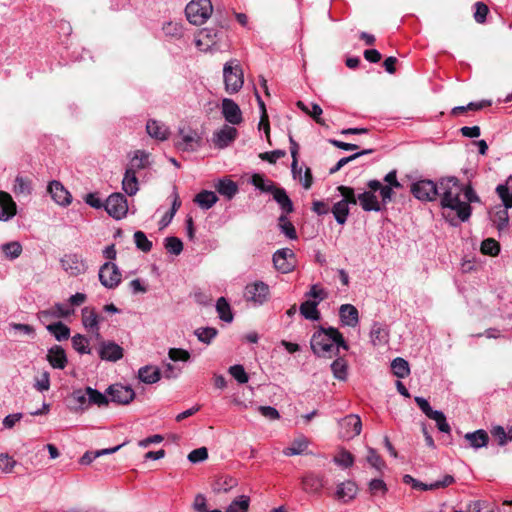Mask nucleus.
I'll use <instances>...</instances> for the list:
<instances>
[{"mask_svg":"<svg viewBox=\"0 0 512 512\" xmlns=\"http://www.w3.org/2000/svg\"><path fill=\"white\" fill-rule=\"evenodd\" d=\"M462 190L463 186L456 177H445L439 181L438 192L442 207L455 211L457 218L466 222L471 216L472 208L468 203L460 200Z\"/></svg>","mask_w":512,"mask_h":512,"instance_id":"obj_1","label":"nucleus"},{"mask_svg":"<svg viewBox=\"0 0 512 512\" xmlns=\"http://www.w3.org/2000/svg\"><path fill=\"white\" fill-rule=\"evenodd\" d=\"M311 349L320 357L331 358L333 354L339 351V348L348 350L349 346L346 343L342 333L334 328L320 327L311 338Z\"/></svg>","mask_w":512,"mask_h":512,"instance_id":"obj_2","label":"nucleus"},{"mask_svg":"<svg viewBox=\"0 0 512 512\" xmlns=\"http://www.w3.org/2000/svg\"><path fill=\"white\" fill-rule=\"evenodd\" d=\"M212 12L213 6L210 0H192L185 8L187 20L197 26L204 24Z\"/></svg>","mask_w":512,"mask_h":512,"instance_id":"obj_3","label":"nucleus"},{"mask_svg":"<svg viewBox=\"0 0 512 512\" xmlns=\"http://www.w3.org/2000/svg\"><path fill=\"white\" fill-rule=\"evenodd\" d=\"M223 77L228 93L238 92L244 83L243 70L237 60H231L224 65Z\"/></svg>","mask_w":512,"mask_h":512,"instance_id":"obj_4","label":"nucleus"},{"mask_svg":"<svg viewBox=\"0 0 512 512\" xmlns=\"http://www.w3.org/2000/svg\"><path fill=\"white\" fill-rule=\"evenodd\" d=\"M104 208L109 216L116 220L124 218L128 212V203L122 193H113L105 201Z\"/></svg>","mask_w":512,"mask_h":512,"instance_id":"obj_5","label":"nucleus"},{"mask_svg":"<svg viewBox=\"0 0 512 512\" xmlns=\"http://www.w3.org/2000/svg\"><path fill=\"white\" fill-rule=\"evenodd\" d=\"M439 183L431 180H420L411 185V193L420 201H433L440 194L438 192Z\"/></svg>","mask_w":512,"mask_h":512,"instance_id":"obj_6","label":"nucleus"},{"mask_svg":"<svg viewBox=\"0 0 512 512\" xmlns=\"http://www.w3.org/2000/svg\"><path fill=\"white\" fill-rule=\"evenodd\" d=\"M99 280L108 289L116 288L121 282V272L117 265L111 262L104 263L99 270Z\"/></svg>","mask_w":512,"mask_h":512,"instance_id":"obj_7","label":"nucleus"},{"mask_svg":"<svg viewBox=\"0 0 512 512\" xmlns=\"http://www.w3.org/2000/svg\"><path fill=\"white\" fill-rule=\"evenodd\" d=\"M273 265L281 273H289L295 267V254L289 248H282L273 254Z\"/></svg>","mask_w":512,"mask_h":512,"instance_id":"obj_8","label":"nucleus"},{"mask_svg":"<svg viewBox=\"0 0 512 512\" xmlns=\"http://www.w3.org/2000/svg\"><path fill=\"white\" fill-rule=\"evenodd\" d=\"M244 297L247 301L261 305L269 298V286L262 281L249 284L245 288Z\"/></svg>","mask_w":512,"mask_h":512,"instance_id":"obj_9","label":"nucleus"},{"mask_svg":"<svg viewBox=\"0 0 512 512\" xmlns=\"http://www.w3.org/2000/svg\"><path fill=\"white\" fill-rule=\"evenodd\" d=\"M340 435L344 439H352L358 436L362 430V421L358 415L350 414L339 422Z\"/></svg>","mask_w":512,"mask_h":512,"instance_id":"obj_10","label":"nucleus"},{"mask_svg":"<svg viewBox=\"0 0 512 512\" xmlns=\"http://www.w3.org/2000/svg\"><path fill=\"white\" fill-rule=\"evenodd\" d=\"M107 394L111 397V401L117 404H129L135 398L134 390L129 386L121 384H113L106 390Z\"/></svg>","mask_w":512,"mask_h":512,"instance_id":"obj_11","label":"nucleus"},{"mask_svg":"<svg viewBox=\"0 0 512 512\" xmlns=\"http://www.w3.org/2000/svg\"><path fill=\"white\" fill-rule=\"evenodd\" d=\"M200 135L194 131L189 130L185 132L184 129L179 130V140L175 142V146L182 151H195L201 145Z\"/></svg>","mask_w":512,"mask_h":512,"instance_id":"obj_12","label":"nucleus"},{"mask_svg":"<svg viewBox=\"0 0 512 512\" xmlns=\"http://www.w3.org/2000/svg\"><path fill=\"white\" fill-rule=\"evenodd\" d=\"M237 129L224 125L220 130L213 134L212 142L215 147L223 149L229 146L237 137Z\"/></svg>","mask_w":512,"mask_h":512,"instance_id":"obj_13","label":"nucleus"},{"mask_svg":"<svg viewBox=\"0 0 512 512\" xmlns=\"http://www.w3.org/2000/svg\"><path fill=\"white\" fill-rule=\"evenodd\" d=\"M62 268L71 276H77L85 271V264L77 254H66L61 258Z\"/></svg>","mask_w":512,"mask_h":512,"instance_id":"obj_14","label":"nucleus"},{"mask_svg":"<svg viewBox=\"0 0 512 512\" xmlns=\"http://www.w3.org/2000/svg\"><path fill=\"white\" fill-rule=\"evenodd\" d=\"M222 114H223L225 120L232 125H238L243 120L240 107L232 99H228V98L223 99Z\"/></svg>","mask_w":512,"mask_h":512,"instance_id":"obj_15","label":"nucleus"},{"mask_svg":"<svg viewBox=\"0 0 512 512\" xmlns=\"http://www.w3.org/2000/svg\"><path fill=\"white\" fill-rule=\"evenodd\" d=\"M222 34L223 32L218 29H202L198 34V38L196 39V46L202 50H207L209 47L215 45L218 40H220Z\"/></svg>","mask_w":512,"mask_h":512,"instance_id":"obj_16","label":"nucleus"},{"mask_svg":"<svg viewBox=\"0 0 512 512\" xmlns=\"http://www.w3.org/2000/svg\"><path fill=\"white\" fill-rule=\"evenodd\" d=\"M99 356L102 360L116 362L123 357V348L112 341H103L100 345Z\"/></svg>","mask_w":512,"mask_h":512,"instance_id":"obj_17","label":"nucleus"},{"mask_svg":"<svg viewBox=\"0 0 512 512\" xmlns=\"http://www.w3.org/2000/svg\"><path fill=\"white\" fill-rule=\"evenodd\" d=\"M46 359L54 369L63 370L68 363L66 352L60 345L52 346L47 352Z\"/></svg>","mask_w":512,"mask_h":512,"instance_id":"obj_18","label":"nucleus"},{"mask_svg":"<svg viewBox=\"0 0 512 512\" xmlns=\"http://www.w3.org/2000/svg\"><path fill=\"white\" fill-rule=\"evenodd\" d=\"M101 320H103V318L97 314L95 308L87 306L82 309V323L84 327L89 331L96 333L97 338L100 337L99 322Z\"/></svg>","mask_w":512,"mask_h":512,"instance_id":"obj_19","label":"nucleus"},{"mask_svg":"<svg viewBox=\"0 0 512 512\" xmlns=\"http://www.w3.org/2000/svg\"><path fill=\"white\" fill-rule=\"evenodd\" d=\"M17 212V206L11 195L0 191V220L7 221L14 217Z\"/></svg>","mask_w":512,"mask_h":512,"instance_id":"obj_20","label":"nucleus"},{"mask_svg":"<svg viewBox=\"0 0 512 512\" xmlns=\"http://www.w3.org/2000/svg\"><path fill=\"white\" fill-rule=\"evenodd\" d=\"M48 192L53 200L59 205H68L71 203V195L59 181H52L48 185Z\"/></svg>","mask_w":512,"mask_h":512,"instance_id":"obj_21","label":"nucleus"},{"mask_svg":"<svg viewBox=\"0 0 512 512\" xmlns=\"http://www.w3.org/2000/svg\"><path fill=\"white\" fill-rule=\"evenodd\" d=\"M302 488L308 493H319L324 487V476L308 473L302 478Z\"/></svg>","mask_w":512,"mask_h":512,"instance_id":"obj_22","label":"nucleus"},{"mask_svg":"<svg viewBox=\"0 0 512 512\" xmlns=\"http://www.w3.org/2000/svg\"><path fill=\"white\" fill-rule=\"evenodd\" d=\"M341 322L349 327H356L359 323L358 310L351 304H343L339 309Z\"/></svg>","mask_w":512,"mask_h":512,"instance_id":"obj_23","label":"nucleus"},{"mask_svg":"<svg viewBox=\"0 0 512 512\" xmlns=\"http://www.w3.org/2000/svg\"><path fill=\"white\" fill-rule=\"evenodd\" d=\"M270 193L273 195L274 200L280 205L283 212L289 214L294 211L293 203L284 188L275 185Z\"/></svg>","mask_w":512,"mask_h":512,"instance_id":"obj_24","label":"nucleus"},{"mask_svg":"<svg viewBox=\"0 0 512 512\" xmlns=\"http://www.w3.org/2000/svg\"><path fill=\"white\" fill-rule=\"evenodd\" d=\"M161 370L152 365L141 367L138 371L139 379L146 384H154L161 379Z\"/></svg>","mask_w":512,"mask_h":512,"instance_id":"obj_25","label":"nucleus"},{"mask_svg":"<svg viewBox=\"0 0 512 512\" xmlns=\"http://www.w3.org/2000/svg\"><path fill=\"white\" fill-rule=\"evenodd\" d=\"M146 131L151 137L161 141L166 140L169 135L168 128L163 123L154 119L147 122Z\"/></svg>","mask_w":512,"mask_h":512,"instance_id":"obj_26","label":"nucleus"},{"mask_svg":"<svg viewBox=\"0 0 512 512\" xmlns=\"http://www.w3.org/2000/svg\"><path fill=\"white\" fill-rule=\"evenodd\" d=\"M358 201L364 211H380L382 209L381 204L377 200L376 195L373 192H363L358 195Z\"/></svg>","mask_w":512,"mask_h":512,"instance_id":"obj_27","label":"nucleus"},{"mask_svg":"<svg viewBox=\"0 0 512 512\" xmlns=\"http://www.w3.org/2000/svg\"><path fill=\"white\" fill-rule=\"evenodd\" d=\"M122 188L129 196L135 195L139 190L138 179L136 177V172L133 171V168H126L122 181Z\"/></svg>","mask_w":512,"mask_h":512,"instance_id":"obj_28","label":"nucleus"},{"mask_svg":"<svg viewBox=\"0 0 512 512\" xmlns=\"http://www.w3.org/2000/svg\"><path fill=\"white\" fill-rule=\"evenodd\" d=\"M358 492V487L355 482L353 481H346L341 483L338 488L336 495L338 499H341L345 502L350 501L355 498L356 494Z\"/></svg>","mask_w":512,"mask_h":512,"instance_id":"obj_29","label":"nucleus"},{"mask_svg":"<svg viewBox=\"0 0 512 512\" xmlns=\"http://www.w3.org/2000/svg\"><path fill=\"white\" fill-rule=\"evenodd\" d=\"M33 190L32 180L28 177L18 175L14 181L13 192L17 196L28 197Z\"/></svg>","mask_w":512,"mask_h":512,"instance_id":"obj_30","label":"nucleus"},{"mask_svg":"<svg viewBox=\"0 0 512 512\" xmlns=\"http://www.w3.org/2000/svg\"><path fill=\"white\" fill-rule=\"evenodd\" d=\"M218 201V197L215 192L202 190L199 192L195 198L194 202L202 209L208 210L210 209L216 202Z\"/></svg>","mask_w":512,"mask_h":512,"instance_id":"obj_31","label":"nucleus"},{"mask_svg":"<svg viewBox=\"0 0 512 512\" xmlns=\"http://www.w3.org/2000/svg\"><path fill=\"white\" fill-rule=\"evenodd\" d=\"M465 439L473 448L485 447L488 444L489 436L485 430L479 429L472 433L465 434Z\"/></svg>","mask_w":512,"mask_h":512,"instance_id":"obj_32","label":"nucleus"},{"mask_svg":"<svg viewBox=\"0 0 512 512\" xmlns=\"http://www.w3.org/2000/svg\"><path fill=\"white\" fill-rule=\"evenodd\" d=\"M46 328L57 341L67 340L70 337V328L60 321L48 324Z\"/></svg>","mask_w":512,"mask_h":512,"instance_id":"obj_33","label":"nucleus"},{"mask_svg":"<svg viewBox=\"0 0 512 512\" xmlns=\"http://www.w3.org/2000/svg\"><path fill=\"white\" fill-rule=\"evenodd\" d=\"M309 441L304 436L296 438L291 445L283 450L285 456L300 455L308 448Z\"/></svg>","mask_w":512,"mask_h":512,"instance_id":"obj_34","label":"nucleus"},{"mask_svg":"<svg viewBox=\"0 0 512 512\" xmlns=\"http://www.w3.org/2000/svg\"><path fill=\"white\" fill-rule=\"evenodd\" d=\"M318 302L307 300L300 305L301 315L308 320H319L320 312L317 309Z\"/></svg>","mask_w":512,"mask_h":512,"instance_id":"obj_35","label":"nucleus"},{"mask_svg":"<svg viewBox=\"0 0 512 512\" xmlns=\"http://www.w3.org/2000/svg\"><path fill=\"white\" fill-rule=\"evenodd\" d=\"M215 188L218 193L227 197L228 199H232L238 192L237 184L230 179L220 180Z\"/></svg>","mask_w":512,"mask_h":512,"instance_id":"obj_36","label":"nucleus"},{"mask_svg":"<svg viewBox=\"0 0 512 512\" xmlns=\"http://www.w3.org/2000/svg\"><path fill=\"white\" fill-rule=\"evenodd\" d=\"M370 337L374 345L384 344L388 341V331L380 323H374L370 331Z\"/></svg>","mask_w":512,"mask_h":512,"instance_id":"obj_37","label":"nucleus"},{"mask_svg":"<svg viewBox=\"0 0 512 512\" xmlns=\"http://www.w3.org/2000/svg\"><path fill=\"white\" fill-rule=\"evenodd\" d=\"M216 310H217V313L219 315V318L222 321H225V322H228V323L232 322V320H233V313L231 311V307H230L229 303L227 302V300L224 297H220L217 300Z\"/></svg>","mask_w":512,"mask_h":512,"instance_id":"obj_38","label":"nucleus"},{"mask_svg":"<svg viewBox=\"0 0 512 512\" xmlns=\"http://www.w3.org/2000/svg\"><path fill=\"white\" fill-rule=\"evenodd\" d=\"M122 447V445H118L116 447H113V448H108V449H102V450H97V451H87L86 453H84V455L81 457L80 459V463L81 464H85V465H88L90 464L93 460H95L96 458L102 456V455H107V454H112L116 451H118L120 448Z\"/></svg>","mask_w":512,"mask_h":512,"instance_id":"obj_39","label":"nucleus"},{"mask_svg":"<svg viewBox=\"0 0 512 512\" xmlns=\"http://www.w3.org/2000/svg\"><path fill=\"white\" fill-rule=\"evenodd\" d=\"M278 227L280 228L281 232L284 233L289 239H297L296 229L285 214L279 216Z\"/></svg>","mask_w":512,"mask_h":512,"instance_id":"obj_40","label":"nucleus"},{"mask_svg":"<svg viewBox=\"0 0 512 512\" xmlns=\"http://www.w3.org/2000/svg\"><path fill=\"white\" fill-rule=\"evenodd\" d=\"M391 368L394 375L398 378H405L410 373L408 362L401 357H397L392 361Z\"/></svg>","mask_w":512,"mask_h":512,"instance_id":"obj_41","label":"nucleus"},{"mask_svg":"<svg viewBox=\"0 0 512 512\" xmlns=\"http://www.w3.org/2000/svg\"><path fill=\"white\" fill-rule=\"evenodd\" d=\"M491 220L499 231H503L508 228L509 215L506 209L499 208L491 216Z\"/></svg>","mask_w":512,"mask_h":512,"instance_id":"obj_42","label":"nucleus"},{"mask_svg":"<svg viewBox=\"0 0 512 512\" xmlns=\"http://www.w3.org/2000/svg\"><path fill=\"white\" fill-rule=\"evenodd\" d=\"M148 158H149L148 153L141 151V150H137L127 168H133V171H135V172L137 170L144 169L148 166Z\"/></svg>","mask_w":512,"mask_h":512,"instance_id":"obj_43","label":"nucleus"},{"mask_svg":"<svg viewBox=\"0 0 512 512\" xmlns=\"http://www.w3.org/2000/svg\"><path fill=\"white\" fill-rule=\"evenodd\" d=\"M249 505L250 498L246 495H241L230 503L226 512H248Z\"/></svg>","mask_w":512,"mask_h":512,"instance_id":"obj_44","label":"nucleus"},{"mask_svg":"<svg viewBox=\"0 0 512 512\" xmlns=\"http://www.w3.org/2000/svg\"><path fill=\"white\" fill-rule=\"evenodd\" d=\"M86 394L88 396V402L89 404H95L99 407L101 406H107L109 403L108 398L105 394L99 392L96 389H93L91 387H86Z\"/></svg>","mask_w":512,"mask_h":512,"instance_id":"obj_45","label":"nucleus"},{"mask_svg":"<svg viewBox=\"0 0 512 512\" xmlns=\"http://www.w3.org/2000/svg\"><path fill=\"white\" fill-rule=\"evenodd\" d=\"M333 375L338 380H346L347 378V362L345 359L339 357L331 364Z\"/></svg>","mask_w":512,"mask_h":512,"instance_id":"obj_46","label":"nucleus"},{"mask_svg":"<svg viewBox=\"0 0 512 512\" xmlns=\"http://www.w3.org/2000/svg\"><path fill=\"white\" fill-rule=\"evenodd\" d=\"M72 347L81 354H90L89 340L82 334H76L72 337Z\"/></svg>","mask_w":512,"mask_h":512,"instance_id":"obj_47","label":"nucleus"},{"mask_svg":"<svg viewBox=\"0 0 512 512\" xmlns=\"http://www.w3.org/2000/svg\"><path fill=\"white\" fill-rule=\"evenodd\" d=\"M480 250L484 255L496 256L500 252V244L493 238H487L482 241Z\"/></svg>","mask_w":512,"mask_h":512,"instance_id":"obj_48","label":"nucleus"},{"mask_svg":"<svg viewBox=\"0 0 512 512\" xmlns=\"http://www.w3.org/2000/svg\"><path fill=\"white\" fill-rule=\"evenodd\" d=\"M496 193L500 197L503 202L504 207L502 209H506L508 211L509 208H512V191L511 188L504 184H500L496 187Z\"/></svg>","mask_w":512,"mask_h":512,"instance_id":"obj_49","label":"nucleus"},{"mask_svg":"<svg viewBox=\"0 0 512 512\" xmlns=\"http://www.w3.org/2000/svg\"><path fill=\"white\" fill-rule=\"evenodd\" d=\"M217 334V329L213 327L198 328L195 331V335L197 336L198 340L206 344H210L211 341L217 336Z\"/></svg>","mask_w":512,"mask_h":512,"instance_id":"obj_50","label":"nucleus"},{"mask_svg":"<svg viewBox=\"0 0 512 512\" xmlns=\"http://www.w3.org/2000/svg\"><path fill=\"white\" fill-rule=\"evenodd\" d=\"M2 251L7 258L16 259L22 253V245L17 241L8 242L2 246Z\"/></svg>","mask_w":512,"mask_h":512,"instance_id":"obj_51","label":"nucleus"},{"mask_svg":"<svg viewBox=\"0 0 512 512\" xmlns=\"http://www.w3.org/2000/svg\"><path fill=\"white\" fill-rule=\"evenodd\" d=\"M332 213L339 224H344L349 214V208L346 204L339 201L332 207Z\"/></svg>","mask_w":512,"mask_h":512,"instance_id":"obj_52","label":"nucleus"},{"mask_svg":"<svg viewBox=\"0 0 512 512\" xmlns=\"http://www.w3.org/2000/svg\"><path fill=\"white\" fill-rule=\"evenodd\" d=\"M339 193L343 196V199L340 200L347 206L349 204H357L358 196L355 195L354 189L348 186L340 185L337 187Z\"/></svg>","mask_w":512,"mask_h":512,"instance_id":"obj_53","label":"nucleus"},{"mask_svg":"<svg viewBox=\"0 0 512 512\" xmlns=\"http://www.w3.org/2000/svg\"><path fill=\"white\" fill-rule=\"evenodd\" d=\"M134 241L136 244V247L147 253L150 252L152 249V242L146 237L145 233L142 231H136L134 233Z\"/></svg>","mask_w":512,"mask_h":512,"instance_id":"obj_54","label":"nucleus"},{"mask_svg":"<svg viewBox=\"0 0 512 512\" xmlns=\"http://www.w3.org/2000/svg\"><path fill=\"white\" fill-rule=\"evenodd\" d=\"M165 248L174 255H179L183 250V243L178 237L170 236L165 239Z\"/></svg>","mask_w":512,"mask_h":512,"instance_id":"obj_55","label":"nucleus"},{"mask_svg":"<svg viewBox=\"0 0 512 512\" xmlns=\"http://www.w3.org/2000/svg\"><path fill=\"white\" fill-rule=\"evenodd\" d=\"M229 373L240 384L247 383L249 380V377H248L247 373L245 372L244 367L240 364L231 366L229 368Z\"/></svg>","mask_w":512,"mask_h":512,"instance_id":"obj_56","label":"nucleus"},{"mask_svg":"<svg viewBox=\"0 0 512 512\" xmlns=\"http://www.w3.org/2000/svg\"><path fill=\"white\" fill-rule=\"evenodd\" d=\"M251 182L256 188H258L262 192L270 193L272 189L275 187V184L271 181L269 182V184H266L264 177L261 174H253Z\"/></svg>","mask_w":512,"mask_h":512,"instance_id":"obj_57","label":"nucleus"},{"mask_svg":"<svg viewBox=\"0 0 512 512\" xmlns=\"http://www.w3.org/2000/svg\"><path fill=\"white\" fill-rule=\"evenodd\" d=\"M367 462L378 471H381L385 467V462L373 448L368 449Z\"/></svg>","mask_w":512,"mask_h":512,"instance_id":"obj_58","label":"nucleus"},{"mask_svg":"<svg viewBox=\"0 0 512 512\" xmlns=\"http://www.w3.org/2000/svg\"><path fill=\"white\" fill-rule=\"evenodd\" d=\"M429 418L436 422L437 427L441 432H444V433L450 432L451 428H450L449 424L447 423L446 417L443 412L436 410L434 413H432V415H430Z\"/></svg>","mask_w":512,"mask_h":512,"instance_id":"obj_59","label":"nucleus"},{"mask_svg":"<svg viewBox=\"0 0 512 512\" xmlns=\"http://www.w3.org/2000/svg\"><path fill=\"white\" fill-rule=\"evenodd\" d=\"M368 490L371 495L381 493L385 495L388 491L386 483L381 479H372L368 484Z\"/></svg>","mask_w":512,"mask_h":512,"instance_id":"obj_60","label":"nucleus"},{"mask_svg":"<svg viewBox=\"0 0 512 512\" xmlns=\"http://www.w3.org/2000/svg\"><path fill=\"white\" fill-rule=\"evenodd\" d=\"M165 35L172 37H181L183 34V27L177 22H168L163 25Z\"/></svg>","mask_w":512,"mask_h":512,"instance_id":"obj_61","label":"nucleus"},{"mask_svg":"<svg viewBox=\"0 0 512 512\" xmlns=\"http://www.w3.org/2000/svg\"><path fill=\"white\" fill-rule=\"evenodd\" d=\"M168 356L174 362H177V361L186 362L191 357L190 353L187 350L181 349V348H170L169 352H168Z\"/></svg>","mask_w":512,"mask_h":512,"instance_id":"obj_62","label":"nucleus"},{"mask_svg":"<svg viewBox=\"0 0 512 512\" xmlns=\"http://www.w3.org/2000/svg\"><path fill=\"white\" fill-rule=\"evenodd\" d=\"M334 462L345 468L352 466L354 456L347 450H342L337 456L334 457Z\"/></svg>","mask_w":512,"mask_h":512,"instance_id":"obj_63","label":"nucleus"},{"mask_svg":"<svg viewBox=\"0 0 512 512\" xmlns=\"http://www.w3.org/2000/svg\"><path fill=\"white\" fill-rule=\"evenodd\" d=\"M475 13H474V19L477 23H484L486 21V17L489 13L488 6L483 2H476L475 3Z\"/></svg>","mask_w":512,"mask_h":512,"instance_id":"obj_64","label":"nucleus"}]
</instances>
